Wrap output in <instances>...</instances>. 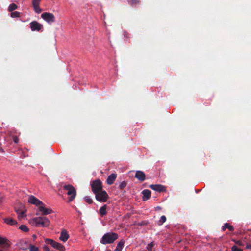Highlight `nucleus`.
Instances as JSON below:
<instances>
[{
    "label": "nucleus",
    "mask_w": 251,
    "mask_h": 251,
    "mask_svg": "<svg viewBox=\"0 0 251 251\" xmlns=\"http://www.w3.org/2000/svg\"><path fill=\"white\" fill-rule=\"evenodd\" d=\"M30 223L35 224L38 227H47L50 225V221L46 217H38L31 219Z\"/></svg>",
    "instance_id": "obj_1"
},
{
    "label": "nucleus",
    "mask_w": 251,
    "mask_h": 251,
    "mask_svg": "<svg viewBox=\"0 0 251 251\" xmlns=\"http://www.w3.org/2000/svg\"><path fill=\"white\" fill-rule=\"evenodd\" d=\"M118 238V235L114 232H107L103 235L100 240L102 244H112Z\"/></svg>",
    "instance_id": "obj_2"
},
{
    "label": "nucleus",
    "mask_w": 251,
    "mask_h": 251,
    "mask_svg": "<svg viewBox=\"0 0 251 251\" xmlns=\"http://www.w3.org/2000/svg\"><path fill=\"white\" fill-rule=\"evenodd\" d=\"M64 190L67 191V194L69 196L68 201H72L76 196V191L75 187L70 184L65 185L63 186Z\"/></svg>",
    "instance_id": "obj_3"
},
{
    "label": "nucleus",
    "mask_w": 251,
    "mask_h": 251,
    "mask_svg": "<svg viewBox=\"0 0 251 251\" xmlns=\"http://www.w3.org/2000/svg\"><path fill=\"white\" fill-rule=\"evenodd\" d=\"M91 186L94 194L103 190L102 183L99 179L92 181Z\"/></svg>",
    "instance_id": "obj_4"
},
{
    "label": "nucleus",
    "mask_w": 251,
    "mask_h": 251,
    "mask_svg": "<svg viewBox=\"0 0 251 251\" xmlns=\"http://www.w3.org/2000/svg\"><path fill=\"white\" fill-rule=\"evenodd\" d=\"M96 199L100 202H105L107 201L109 197L107 193L103 190L97 192L94 194Z\"/></svg>",
    "instance_id": "obj_5"
},
{
    "label": "nucleus",
    "mask_w": 251,
    "mask_h": 251,
    "mask_svg": "<svg viewBox=\"0 0 251 251\" xmlns=\"http://www.w3.org/2000/svg\"><path fill=\"white\" fill-rule=\"evenodd\" d=\"M41 18L49 23H51L55 21L54 15L51 13L44 12L41 14Z\"/></svg>",
    "instance_id": "obj_6"
},
{
    "label": "nucleus",
    "mask_w": 251,
    "mask_h": 251,
    "mask_svg": "<svg viewBox=\"0 0 251 251\" xmlns=\"http://www.w3.org/2000/svg\"><path fill=\"white\" fill-rule=\"evenodd\" d=\"M30 27L32 31H39L43 28V25L36 21H33L30 23Z\"/></svg>",
    "instance_id": "obj_7"
},
{
    "label": "nucleus",
    "mask_w": 251,
    "mask_h": 251,
    "mask_svg": "<svg viewBox=\"0 0 251 251\" xmlns=\"http://www.w3.org/2000/svg\"><path fill=\"white\" fill-rule=\"evenodd\" d=\"M28 202L30 203L35 204L36 206H40L41 205H44L42 201H40L33 195L29 196L28 199Z\"/></svg>",
    "instance_id": "obj_8"
},
{
    "label": "nucleus",
    "mask_w": 251,
    "mask_h": 251,
    "mask_svg": "<svg viewBox=\"0 0 251 251\" xmlns=\"http://www.w3.org/2000/svg\"><path fill=\"white\" fill-rule=\"evenodd\" d=\"M149 187L157 192H162L166 191V187L160 184H152L149 186Z\"/></svg>",
    "instance_id": "obj_9"
},
{
    "label": "nucleus",
    "mask_w": 251,
    "mask_h": 251,
    "mask_svg": "<svg viewBox=\"0 0 251 251\" xmlns=\"http://www.w3.org/2000/svg\"><path fill=\"white\" fill-rule=\"evenodd\" d=\"M135 177L140 182H143L146 179V175L142 171H136L135 175Z\"/></svg>",
    "instance_id": "obj_10"
},
{
    "label": "nucleus",
    "mask_w": 251,
    "mask_h": 251,
    "mask_svg": "<svg viewBox=\"0 0 251 251\" xmlns=\"http://www.w3.org/2000/svg\"><path fill=\"white\" fill-rule=\"evenodd\" d=\"M0 245L2 246L4 249H7L11 246V244L7 239L0 236Z\"/></svg>",
    "instance_id": "obj_11"
},
{
    "label": "nucleus",
    "mask_w": 251,
    "mask_h": 251,
    "mask_svg": "<svg viewBox=\"0 0 251 251\" xmlns=\"http://www.w3.org/2000/svg\"><path fill=\"white\" fill-rule=\"evenodd\" d=\"M39 210L44 215H46L53 212V211L50 209L47 208L44 206V205H41L38 208Z\"/></svg>",
    "instance_id": "obj_12"
},
{
    "label": "nucleus",
    "mask_w": 251,
    "mask_h": 251,
    "mask_svg": "<svg viewBox=\"0 0 251 251\" xmlns=\"http://www.w3.org/2000/svg\"><path fill=\"white\" fill-rule=\"evenodd\" d=\"M69 237L70 236L67 230L65 229H63L61 232L59 239L62 241L65 242L69 238Z\"/></svg>",
    "instance_id": "obj_13"
},
{
    "label": "nucleus",
    "mask_w": 251,
    "mask_h": 251,
    "mask_svg": "<svg viewBox=\"0 0 251 251\" xmlns=\"http://www.w3.org/2000/svg\"><path fill=\"white\" fill-rule=\"evenodd\" d=\"M117 177V174L112 173L107 177L106 182L108 185H112L114 183Z\"/></svg>",
    "instance_id": "obj_14"
},
{
    "label": "nucleus",
    "mask_w": 251,
    "mask_h": 251,
    "mask_svg": "<svg viewBox=\"0 0 251 251\" xmlns=\"http://www.w3.org/2000/svg\"><path fill=\"white\" fill-rule=\"evenodd\" d=\"M142 193L143 195V200L144 201L148 200L151 197V192L148 189L144 190Z\"/></svg>",
    "instance_id": "obj_15"
},
{
    "label": "nucleus",
    "mask_w": 251,
    "mask_h": 251,
    "mask_svg": "<svg viewBox=\"0 0 251 251\" xmlns=\"http://www.w3.org/2000/svg\"><path fill=\"white\" fill-rule=\"evenodd\" d=\"M15 212L18 214V218L19 220H21L23 218L25 217L26 215L25 214V211H20L19 209H15Z\"/></svg>",
    "instance_id": "obj_16"
},
{
    "label": "nucleus",
    "mask_w": 251,
    "mask_h": 251,
    "mask_svg": "<svg viewBox=\"0 0 251 251\" xmlns=\"http://www.w3.org/2000/svg\"><path fill=\"white\" fill-rule=\"evenodd\" d=\"M4 222L7 224L12 226L17 224V221L11 218H7L4 219Z\"/></svg>",
    "instance_id": "obj_17"
},
{
    "label": "nucleus",
    "mask_w": 251,
    "mask_h": 251,
    "mask_svg": "<svg viewBox=\"0 0 251 251\" xmlns=\"http://www.w3.org/2000/svg\"><path fill=\"white\" fill-rule=\"evenodd\" d=\"M106 209H107V205H106V204L103 205L102 206H101L100 208V209L99 210V212H100V214L101 217H103V216L107 214Z\"/></svg>",
    "instance_id": "obj_18"
},
{
    "label": "nucleus",
    "mask_w": 251,
    "mask_h": 251,
    "mask_svg": "<svg viewBox=\"0 0 251 251\" xmlns=\"http://www.w3.org/2000/svg\"><path fill=\"white\" fill-rule=\"evenodd\" d=\"M124 243L125 241L124 240H121L119 241L114 251H121L124 247Z\"/></svg>",
    "instance_id": "obj_19"
},
{
    "label": "nucleus",
    "mask_w": 251,
    "mask_h": 251,
    "mask_svg": "<svg viewBox=\"0 0 251 251\" xmlns=\"http://www.w3.org/2000/svg\"><path fill=\"white\" fill-rule=\"evenodd\" d=\"M53 247L59 250L60 251H65V247L61 244L58 242H56Z\"/></svg>",
    "instance_id": "obj_20"
},
{
    "label": "nucleus",
    "mask_w": 251,
    "mask_h": 251,
    "mask_svg": "<svg viewBox=\"0 0 251 251\" xmlns=\"http://www.w3.org/2000/svg\"><path fill=\"white\" fill-rule=\"evenodd\" d=\"M226 228L228 229L230 231H233L234 228L233 226H231L228 223H225L222 226V230L225 231Z\"/></svg>",
    "instance_id": "obj_21"
},
{
    "label": "nucleus",
    "mask_w": 251,
    "mask_h": 251,
    "mask_svg": "<svg viewBox=\"0 0 251 251\" xmlns=\"http://www.w3.org/2000/svg\"><path fill=\"white\" fill-rule=\"evenodd\" d=\"M126 186L127 182L125 181H124L119 183L118 188L120 190H123L126 187Z\"/></svg>",
    "instance_id": "obj_22"
},
{
    "label": "nucleus",
    "mask_w": 251,
    "mask_h": 251,
    "mask_svg": "<svg viewBox=\"0 0 251 251\" xmlns=\"http://www.w3.org/2000/svg\"><path fill=\"white\" fill-rule=\"evenodd\" d=\"M26 244V242L25 240H21L20 242V248L22 249V250H27L28 248L27 247V246H25V245Z\"/></svg>",
    "instance_id": "obj_23"
},
{
    "label": "nucleus",
    "mask_w": 251,
    "mask_h": 251,
    "mask_svg": "<svg viewBox=\"0 0 251 251\" xmlns=\"http://www.w3.org/2000/svg\"><path fill=\"white\" fill-rule=\"evenodd\" d=\"M18 8L17 5L15 3H12L9 5L8 10L9 12H12L14 10L17 9Z\"/></svg>",
    "instance_id": "obj_24"
},
{
    "label": "nucleus",
    "mask_w": 251,
    "mask_h": 251,
    "mask_svg": "<svg viewBox=\"0 0 251 251\" xmlns=\"http://www.w3.org/2000/svg\"><path fill=\"white\" fill-rule=\"evenodd\" d=\"M10 16L12 18H18L20 17L21 13L18 11L11 12Z\"/></svg>",
    "instance_id": "obj_25"
},
{
    "label": "nucleus",
    "mask_w": 251,
    "mask_h": 251,
    "mask_svg": "<svg viewBox=\"0 0 251 251\" xmlns=\"http://www.w3.org/2000/svg\"><path fill=\"white\" fill-rule=\"evenodd\" d=\"M128 3L132 6H134L136 4H138L140 2L139 0H127Z\"/></svg>",
    "instance_id": "obj_26"
},
{
    "label": "nucleus",
    "mask_w": 251,
    "mask_h": 251,
    "mask_svg": "<svg viewBox=\"0 0 251 251\" xmlns=\"http://www.w3.org/2000/svg\"><path fill=\"white\" fill-rule=\"evenodd\" d=\"M166 221V217L165 216L163 215L160 217V220L158 221V225H162Z\"/></svg>",
    "instance_id": "obj_27"
},
{
    "label": "nucleus",
    "mask_w": 251,
    "mask_h": 251,
    "mask_svg": "<svg viewBox=\"0 0 251 251\" xmlns=\"http://www.w3.org/2000/svg\"><path fill=\"white\" fill-rule=\"evenodd\" d=\"M19 228L24 232H27L29 231L28 227L25 225H21Z\"/></svg>",
    "instance_id": "obj_28"
},
{
    "label": "nucleus",
    "mask_w": 251,
    "mask_h": 251,
    "mask_svg": "<svg viewBox=\"0 0 251 251\" xmlns=\"http://www.w3.org/2000/svg\"><path fill=\"white\" fill-rule=\"evenodd\" d=\"M29 251H38L39 248L38 247H36L34 245H33L32 244L29 245Z\"/></svg>",
    "instance_id": "obj_29"
},
{
    "label": "nucleus",
    "mask_w": 251,
    "mask_h": 251,
    "mask_svg": "<svg viewBox=\"0 0 251 251\" xmlns=\"http://www.w3.org/2000/svg\"><path fill=\"white\" fill-rule=\"evenodd\" d=\"M33 7L35 12L38 14L40 13L42 11V9L39 7V5L34 6Z\"/></svg>",
    "instance_id": "obj_30"
},
{
    "label": "nucleus",
    "mask_w": 251,
    "mask_h": 251,
    "mask_svg": "<svg viewBox=\"0 0 251 251\" xmlns=\"http://www.w3.org/2000/svg\"><path fill=\"white\" fill-rule=\"evenodd\" d=\"M153 246L154 244L153 242H151L150 243L148 244L146 247L148 251H153L152 247H153Z\"/></svg>",
    "instance_id": "obj_31"
},
{
    "label": "nucleus",
    "mask_w": 251,
    "mask_h": 251,
    "mask_svg": "<svg viewBox=\"0 0 251 251\" xmlns=\"http://www.w3.org/2000/svg\"><path fill=\"white\" fill-rule=\"evenodd\" d=\"M85 201L86 202H87L89 204H91L93 203V200L89 196H86L84 198Z\"/></svg>",
    "instance_id": "obj_32"
},
{
    "label": "nucleus",
    "mask_w": 251,
    "mask_h": 251,
    "mask_svg": "<svg viewBox=\"0 0 251 251\" xmlns=\"http://www.w3.org/2000/svg\"><path fill=\"white\" fill-rule=\"evenodd\" d=\"M41 0H32V4L33 6L39 5Z\"/></svg>",
    "instance_id": "obj_33"
},
{
    "label": "nucleus",
    "mask_w": 251,
    "mask_h": 251,
    "mask_svg": "<svg viewBox=\"0 0 251 251\" xmlns=\"http://www.w3.org/2000/svg\"><path fill=\"white\" fill-rule=\"evenodd\" d=\"M45 242L47 244L51 245V243H53V240L50 239H46Z\"/></svg>",
    "instance_id": "obj_34"
},
{
    "label": "nucleus",
    "mask_w": 251,
    "mask_h": 251,
    "mask_svg": "<svg viewBox=\"0 0 251 251\" xmlns=\"http://www.w3.org/2000/svg\"><path fill=\"white\" fill-rule=\"evenodd\" d=\"M13 141L15 143H18L19 142V138L17 136L13 137Z\"/></svg>",
    "instance_id": "obj_35"
},
{
    "label": "nucleus",
    "mask_w": 251,
    "mask_h": 251,
    "mask_svg": "<svg viewBox=\"0 0 251 251\" xmlns=\"http://www.w3.org/2000/svg\"><path fill=\"white\" fill-rule=\"evenodd\" d=\"M123 34H124V36L125 37H126V38H129L130 37H129L130 34L128 32H127L126 31L124 32Z\"/></svg>",
    "instance_id": "obj_36"
},
{
    "label": "nucleus",
    "mask_w": 251,
    "mask_h": 251,
    "mask_svg": "<svg viewBox=\"0 0 251 251\" xmlns=\"http://www.w3.org/2000/svg\"><path fill=\"white\" fill-rule=\"evenodd\" d=\"M43 249L45 251H50V249L47 245L43 246Z\"/></svg>",
    "instance_id": "obj_37"
},
{
    "label": "nucleus",
    "mask_w": 251,
    "mask_h": 251,
    "mask_svg": "<svg viewBox=\"0 0 251 251\" xmlns=\"http://www.w3.org/2000/svg\"><path fill=\"white\" fill-rule=\"evenodd\" d=\"M236 245H238L239 246H244V244L241 241L236 240Z\"/></svg>",
    "instance_id": "obj_38"
},
{
    "label": "nucleus",
    "mask_w": 251,
    "mask_h": 251,
    "mask_svg": "<svg viewBox=\"0 0 251 251\" xmlns=\"http://www.w3.org/2000/svg\"><path fill=\"white\" fill-rule=\"evenodd\" d=\"M246 248L247 249H249L251 250V244H247L246 246Z\"/></svg>",
    "instance_id": "obj_39"
},
{
    "label": "nucleus",
    "mask_w": 251,
    "mask_h": 251,
    "mask_svg": "<svg viewBox=\"0 0 251 251\" xmlns=\"http://www.w3.org/2000/svg\"><path fill=\"white\" fill-rule=\"evenodd\" d=\"M232 251H235V245H233L231 248Z\"/></svg>",
    "instance_id": "obj_40"
},
{
    "label": "nucleus",
    "mask_w": 251,
    "mask_h": 251,
    "mask_svg": "<svg viewBox=\"0 0 251 251\" xmlns=\"http://www.w3.org/2000/svg\"><path fill=\"white\" fill-rule=\"evenodd\" d=\"M236 251H243V250L236 247Z\"/></svg>",
    "instance_id": "obj_41"
},
{
    "label": "nucleus",
    "mask_w": 251,
    "mask_h": 251,
    "mask_svg": "<svg viewBox=\"0 0 251 251\" xmlns=\"http://www.w3.org/2000/svg\"><path fill=\"white\" fill-rule=\"evenodd\" d=\"M56 242L53 240V243H51L50 245H51L52 247L55 245Z\"/></svg>",
    "instance_id": "obj_42"
},
{
    "label": "nucleus",
    "mask_w": 251,
    "mask_h": 251,
    "mask_svg": "<svg viewBox=\"0 0 251 251\" xmlns=\"http://www.w3.org/2000/svg\"><path fill=\"white\" fill-rule=\"evenodd\" d=\"M1 203H2V198L0 197V205L1 204Z\"/></svg>",
    "instance_id": "obj_43"
},
{
    "label": "nucleus",
    "mask_w": 251,
    "mask_h": 251,
    "mask_svg": "<svg viewBox=\"0 0 251 251\" xmlns=\"http://www.w3.org/2000/svg\"><path fill=\"white\" fill-rule=\"evenodd\" d=\"M33 237L34 239H36V236L35 235H33Z\"/></svg>",
    "instance_id": "obj_44"
},
{
    "label": "nucleus",
    "mask_w": 251,
    "mask_h": 251,
    "mask_svg": "<svg viewBox=\"0 0 251 251\" xmlns=\"http://www.w3.org/2000/svg\"><path fill=\"white\" fill-rule=\"evenodd\" d=\"M0 251H3L2 250H0Z\"/></svg>",
    "instance_id": "obj_45"
}]
</instances>
